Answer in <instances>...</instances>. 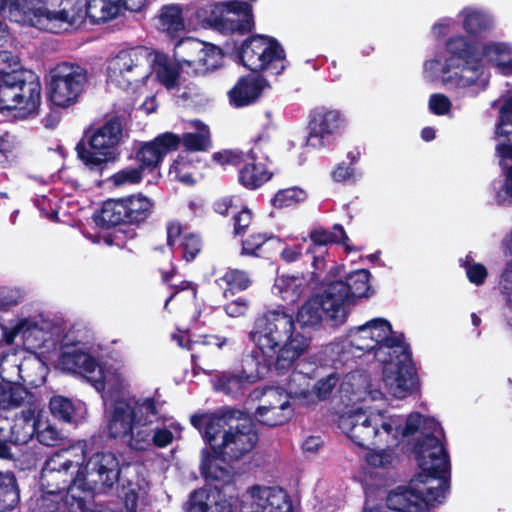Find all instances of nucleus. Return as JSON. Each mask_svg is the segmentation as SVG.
<instances>
[{
	"label": "nucleus",
	"instance_id": "f257e3e1",
	"mask_svg": "<svg viewBox=\"0 0 512 512\" xmlns=\"http://www.w3.org/2000/svg\"><path fill=\"white\" fill-rule=\"evenodd\" d=\"M255 351L243 365L242 375H222L215 389L238 394L247 384L264 378L272 367L284 372L307 353L311 339L296 327L294 316L285 308H274L257 318L249 333Z\"/></svg>",
	"mask_w": 512,
	"mask_h": 512
},
{
	"label": "nucleus",
	"instance_id": "f03ea898",
	"mask_svg": "<svg viewBox=\"0 0 512 512\" xmlns=\"http://www.w3.org/2000/svg\"><path fill=\"white\" fill-rule=\"evenodd\" d=\"M341 394L346 410L340 416L339 427L359 446H396L400 437L413 434L422 423L418 413L404 418L371 405L385 402L387 398L362 371L345 376Z\"/></svg>",
	"mask_w": 512,
	"mask_h": 512
},
{
	"label": "nucleus",
	"instance_id": "7ed1b4c3",
	"mask_svg": "<svg viewBox=\"0 0 512 512\" xmlns=\"http://www.w3.org/2000/svg\"><path fill=\"white\" fill-rule=\"evenodd\" d=\"M506 44L488 42L471 47L463 37L451 39L447 44L451 56L427 61L424 72L428 78L449 88L484 90L489 83L486 66L497 67Z\"/></svg>",
	"mask_w": 512,
	"mask_h": 512
},
{
	"label": "nucleus",
	"instance_id": "20e7f679",
	"mask_svg": "<svg viewBox=\"0 0 512 512\" xmlns=\"http://www.w3.org/2000/svg\"><path fill=\"white\" fill-rule=\"evenodd\" d=\"M86 446L85 441L78 442L67 449L55 452L46 460L40 477L44 494L37 500L38 508H43L44 512H47L50 506L61 504L60 495L66 491L63 503H71V512L83 510L84 496L74 482L80 462L85 456Z\"/></svg>",
	"mask_w": 512,
	"mask_h": 512
},
{
	"label": "nucleus",
	"instance_id": "39448f33",
	"mask_svg": "<svg viewBox=\"0 0 512 512\" xmlns=\"http://www.w3.org/2000/svg\"><path fill=\"white\" fill-rule=\"evenodd\" d=\"M190 420L195 428L203 431L211 449L229 460L249 454L257 443L251 420L240 412L193 415Z\"/></svg>",
	"mask_w": 512,
	"mask_h": 512
},
{
	"label": "nucleus",
	"instance_id": "423d86ee",
	"mask_svg": "<svg viewBox=\"0 0 512 512\" xmlns=\"http://www.w3.org/2000/svg\"><path fill=\"white\" fill-rule=\"evenodd\" d=\"M58 367L64 371L81 374L101 393L103 400H112L130 386L127 370L122 363L100 366L89 354L81 350L62 353Z\"/></svg>",
	"mask_w": 512,
	"mask_h": 512
},
{
	"label": "nucleus",
	"instance_id": "0eeeda50",
	"mask_svg": "<svg viewBox=\"0 0 512 512\" xmlns=\"http://www.w3.org/2000/svg\"><path fill=\"white\" fill-rule=\"evenodd\" d=\"M159 409L151 397L141 399L117 398L107 410L106 429L110 437L122 439L130 447L137 430L157 422Z\"/></svg>",
	"mask_w": 512,
	"mask_h": 512
},
{
	"label": "nucleus",
	"instance_id": "6e6552de",
	"mask_svg": "<svg viewBox=\"0 0 512 512\" xmlns=\"http://www.w3.org/2000/svg\"><path fill=\"white\" fill-rule=\"evenodd\" d=\"M41 91L38 77L31 72L8 75L0 82V111L13 112L18 118L36 115L41 105Z\"/></svg>",
	"mask_w": 512,
	"mask_h": 512
},
{
	"label": "nucleus",
	"instance_id": "1a4fd4ad",
	"mask_svg": "<svg viewBox=\"0 0 512 512\" xmlns=\"http://www.w3.org/2000/svg\"><path fill=\"white\" fill-rule=\"evenodd\" d=\"M347 340L352 348L364 352H373L380 363L395 353L397 346H406L403 335L392 330L384 318H375L358 327L351 328Z\"/></svg>",
	"mask_w": 512,
	"mask_h": 512
},
{
	"label": "nucleus",
	"instance_id": "9d476101",
	"mask_svg": "<svg viewBox=\"0 0 512 512\" xmlns=\"http://www.w3.org/2000/svg\"><path fill=\"white\" fill-rule=\"evenodd\" d=\"M422 476L414 479L410 487H399L387 496V506L397 512H430L431 507L441 503L447 486L444 478H431L428 482Z\"/></svg>",
	"mask_w": 512,
	"mask_h": 512
},
{
	"label": "nucleus",
	"instance_id": "9b49d317",
	"mask_svg": "<svg viewBox=\"0 0 512 512\" xmlns=\"http://www.w3.org/2000/svg\"><path fill=\"white\" fill-rule=\"evenodd\" d=\"M151 74V52L143 47L119 51L107 65V82L122 90L136 89Z\"/></svg>",
	"mask_w": 512,
	"mask_h": 512
},
{
	"label": "nucleus",
	"instance_id": "f8f14e48",
	"mask_svg": "<svg viewBox=\"0 0 512 512\" xmlns=\"http://www.w3.org/2000/svg\"><path fill=\"white\" fill-rule=\"evenodd\" d=\"M88 83L87 70L75 63L62 62L52 68L46 77L48 102L56 108L75 105Z\"/></svg>",
	"mask_w": 512,
	"mask_h": 512
},
{
	"label": "nucleus",
	"instance_id": "ddd939ff",
	"mask_svg": "<svg viewBox=\"0 0 512 512\" xmlns=\"http://www.w3.org/2000/svg\"><path fill=\"white\" fill-rule=\"evenodd\" d=\"M120 473V463L114 453L96 452L86 462L84 459L80 462L74 483L84 497L105 493L119 481Z\"/></svg>",
	"mask_w": 512,
	"mask_h": 512
},
{
	"label": "nucleus",
	"instance_id": "4468645a",
	"mask_svg": "<svg viewBox=\"0 0 512 512\" xmlns=\"http://www.w3.org/2000/svg\"><path fill=\"white\" fill-rule=\"evenodd\" d=\"M122 136L121 123L117 119L107 121L93 132L88 145L77 146L79 159L89 170L101 173L108 163L118 158L116 147Z\"/></svg>",
	"mask_w": 512,
	"mask_h": 512
},
{
	"label": "nucleus",
	"instance_id": "2eb2a0df",
	"mask_svg": "<svg viewBox=\"0 0 512 512\" xmlns=\"http://www.w3.org/2000/svg\"><path fill=\"white\" fill-rule=\"evenodd\" d=\"M88 16V0H46L38 26L52 33L80 29Z\"/></svg>",
	"mask_w": 512,
	"mask_h": 512
},
{
	"label": "nucleus",
	"instance_id": "dca6fc26",
	"mask_svg": "<svg viewBox=\"0 0 512 512\" xmlns=\"http://www.w3.org/2000/svg\"><path fill=\"white\" fill-rule=\"evenodd\" d=\"M239 56L241 63L251 71L271 70L278 74L285 68L284 50L272 37L254 35L246 39Z\"/></svg>",
	"mask_w": 512,
	"mask_h": 512
},
{
	"label": "nucleus",
	"instance_id": "f3484780",
	"mask_svg": "<svg viewBox=\"0 0 512 512\" xmlns=\"http://www.w3.org/2000/svg\"><path fill=\"white\" fill-rule=\"evenodd\" d=\"M381 364L383 383L394 398H406L418 389V378L407 345H396L395 353Z\"/></svg>",
	"mask_w": 512,
	"mask_h": 512
},
{
	"label": "nucleus",
	"instance_id": "a211bd4d",
	"mask_svg": "<svg viewBox=\"0 0 512 512\" xmlns=\"http://www.w3.org/2000/svg\"><path fill=\"white\" fill-rule=\"evenodd\" d=\"M174 56L183 70L194 75L214 70L222 61V52L218 47L194 38L178 41Z\"/></svg>",
	"mask_w": 512,
	"mask_h": 512
},
{
	"label": "nucleus",
	"instance_id": "6ab92c4d",
	"mask_svg": "<svg viewBox=\"0 0 512 512\" xmlns=\"http://www.w3.org/2000/svg\"><path fill=\"white\" fill-rule=\"evenodd\" d=\"M328 286L323 293L316 294L306 300L298 309L296 321L302 328H315L319 326L324 317L329 319L333 325L344 323L346 319V309L329 295Z\"/></svg>",
	"mask_w": 512,
	"mask_h": 512
},
{
	"label": "nucleus",
	"instance_id": "aec40b11",
	"mask_svg": "<svg viewBox=\"0 0 512 512\" xmlns=\"http://www.w3.org/2000/svg\"><path fill=\"white\" fill-rule=\"evenodd\" d=\"M431 426L433 435H428L419 441L416 449L419 466L425 473L420 476L424 478L425 483L431 478H444L448 487L446 474L449 470V461L440 440L442 431L439 424L434 421H431Z\"/></svg>",
	"mask_w": 512,
	"mask_h": 512
},
{
	"label": "nucleus",
	"instance_id": "412c9836",
	"mask_svg": "<svg viewBox=\"0 0 512 512\" xmlns=\"http://www.w3.org/2000/svg\"><path fill=\"white\" fill-rule=\"evenodd\" d=\"M289 391L278 387H268L262 391H254L253 395L259 403L254 412L257 421L268 426L282 425L293 415Z\"/></svg>",
	"mask_w": 512,
	"mask_h": 512
},
{
	"label": "nucleus",
	"instance_id": "4be33fe9",
	"mask_svg": "<svg viewBox=\"0 0 512 512\" xmlns=\"http://www.w3.org/2000/svg\"><path fill=\"white\" fill-rule=\"evenodd\" d=\"M345 124L340 110L321 106L314 109L308 121L306 144L320 149L330 145Z\"/></svg>",
	"mask_w": 512,
	"mask_h": 512
},
{
	"label": "nucleus",
	"instance_id": "5701e85b",
	"mask_svg": "<svg viewBox=\"0 0 512 512\" xmlns=\"http://www.w3.org/2000/svg\"><path fill=\"white\" fill-rule=\"evenodd\" d=\"M213 25L222 33H246L253 29L252 6L242 1L222 2L213 10Z\"/></svg>",
	"mask_w": 512,
	"mask_h": 512
},
{
	"label": "nucleus",
	"instance_id": "b1692460",
	"mask_svg": "<svg viewBox=\"0 0 512 512\" xmlns=\"http://www.w3.org/2000/svg\"><path fill=\"white\" fill-rule=\"evenodd\" d=\"M244 497L245 512H293L291 501L279 487L255 485Z\"/></svg>",
	"mask_w": 512,
	"mask_h": 512
},
{
	"label": "nucleus",
	"instance_id": "393cba45",
	"mask_svg": "<svg viewBox=\"0 0 512 512\" xmlns=\"http://www.w3.org/2000/svg\"><path fill=\"white\" fill-rule=\"evenodd\" d=\"M180 137L171 132H165L154 140L144 143L136 153L140 167L143 171H154L164 157L178 148Z\"/></svg>",
	"mask_w": 512,
	"mask_h": 512
},
{
	"label": "nucleus",
	"instance_id": "a878e982",
	"mask_svg": "<svg viewBox=\"0 0 512 512\" xmlns=\"http://www.w3.org/2000/svg\"><path fill=\"white\" fill-rule=\"evenodd\" d=\"M370 273L366 269L356 270L349 274L347 282L332 281L327 286L329 295L340 300V306L345 308L347 303L355 298L367 297L370 291L369 285Z\"/></svg>",
	"mask_w": 512,
	"mask_h": 512
},
{
	"label": "nucleus",
	"instance_id": "bb28decb",
	"mask_svg": "<svg viewBox=\"0 0 512 512\" xmlns=\"http://www.w3.org/2000/svg\"><path fill=\"white\" fill-rule=\"evenodd\" d=\"M309 381L310 379L301 372H293L290 379V392L307 405L325 399L338 383V377L332 373L320 379L312 390L308 389Z\"/></svg>",
	"mask_w": 512,
	"mask_h": 512
},
{
	"label": "nucleus",
	"instance_id": "cd10ccee",
	"mask_svg": "<svg viewBox=\"0 0 512 512\" xmlns=\"http://www.w3.org/2000/svg\"><path fill=\"white\" fill-rule=\"evenodd\" d=\"M46 0H0V10L11 21L38 29Z\"/></svg>",
	"mask_w": 512,
	"mask_h": 512
},
{
	"label": "nucleus",
	"instance_id": "c85d7f7f",
	"mask_svg": "<svg viewBox=\"0 0 512 512\" xmlns=\"http://www.w3.org/2000/svg\"><path fill=\"white\" fill-rule=\"evenodd\" d=\"M42 408L40 404L27 401V405L15 414L10 428V441L15 444L27 443L35 434Z\"/></svg>",
	"mask_w": 512,
	"mask_h": 512
},
{
	"label": "nucleus",
	"instance_id": "c756f323",
	"mask_svg": "<svg viewBox=\"0 0 512 512\" xmlns=\"http://www.w3.org/2000/svg\"><path fill=\"white\" fill-rule=\"evenodd\" d=\"M187 512H235V510L218 488L204 487L191 494Z\"/></svg>",
	"mask_w": 512,
	"mask_h": 512
},
{
	"label": "nucleus",
	"instance_id": "7c9ffc66",
	"mask_svg": "<svg viewBox=\"0 0 512 512\" xmlns=\"http://www.w3.org/2000/svg\"><path fill=\"white\" fill-rule=\"evenodd\" d=\"M308 290V281L301 274L276 276L271 293L288 304H295Z\"/></svg>",
	"mask_w": 512,
	"mask_h": 512
},
{
	"label": "nucleus",
	"instance_id": "2f4dec72",
	"mask_svg": "<svg viewBox=\"0 0 512 512\" xmlns=\"http://www.w3.org/2000/svg\"><path fill=\"white\" fill-rule=\"evenodd\" d=\"M146 1L134 9L129 5L130 0H88V16L95 23L107 22L119 17L125 10L141 11Z\"/></svg>",
	"mask_w": 512,
	"mask_h": 512
},
{
	"label": "nucleus",
	"instance_id": "473e14b6",
	"mask_svg": "<svg viewBox=\"0 0 512 512\" xmlns=\"http://www.w3.org/2000/svg\"><path fill=\"white\" fill-rule=\"evenodd\" d=\"M272 172L267 168L264 158L254 151L247 154L244 165L239 171V181L249 189H256L270 180Z\"/></svg>",
	"mask_w": 512,
	"mask_h": 512
},
{
	"label": "nucleus",
	"instance_id": "72a5a7b5",
	"mask_svg": "<svg viewBox=\"0 0 512 512\" xmlns=\"http://www.w3.org/2000/svg\"><path fill=\"white\" fill-rule=\"evenodd\" d=\"M268 83L259 76L241 78L230 90V102L236 107L249 105L255 101Z\"/></svg>",
	"mask_w": 512,
	"mask_h": 512
},
{
	"label": "nucleus",
	"instance_id": "f704fd0d",
	"mask_svg": "<svg viewBox=\"0 0 512 512\" xmlns=\"http://www.w3.org/2000/svg\"><path fill=\"white\" fill-rule=\"evenodd\" d=\"M18 336H21L27 349H37L46 340L47 333L35 321L22 319L10 331H4V337L8 344H11Z\"/></svg>",
	"mask_w": 512,
	"mask_h": 512
},
{
	"label": "nucleus",
	"instance_id": "c9c22d12",
	"mask_svg": "<svg viewBox=\"0 0 512 512\" xmlns=\"http://www.w3.org/2000/svg\"><path fill=\"white\" fill-rule=\"evenodd\" d=\"M174 437L173 432L167 428L144 426L143 429L135 432L130 442V448L137 451H145L152 446L163 448L171 444Z\"/></svg>",
	"mask_w": 512,
	"mask_h": 512
},
{
	"label": "nucleus",
	"instance_id": "e433bc0d",
	"mask_svg": "<svg viewBox=\"0 0 512 512\" xmlns=\"http://www.w3.org/2000/svg\"><path fill=\"white\" fill-rule=\"evenodd\" d=\"M176 61L178 59L176 58ZM179 62H172L167 56L159 53H151V71L155 78L167 90H172L180 86Z\"/></svg>",
	"mask_w": 512,
	"mask_h": 512
},
{
	"label": "nucleus",
	"instance_id": "4c0bfd02",
	"mask_svg": "<svg viewBox=\"0 0 512 512\" xmlns=\"http://www.w3.org/2000/svg\"><path fill=\"white\" fill-rule=\"evenodd\" d=\"M228 458L212 452L202 451L201 472L207 479L229 482L232 472L227 464Z\"/></svg>",
	"mask_w": 512,
	"mask_h": 512
},
{
	"label": "nucleus",
	"instance_id": "58836bf2",
	"mask_svg": "<svg viewBox=\"0 0 512 512\" xmlns=\"http://www.w3.org/2000/svg\"><path fill=\"white\" fill-rule=\"evenodd\" d=\"M159 29L175 36L186 28L182 7L177 4L164 5L158 13Z\"/></svg>",
	"mask_w": 512,
	"mask_h": 512
},
{
	"label": "nucleus",
	"instance_id": "ea45409f",
	"mask_svg": "<svg viewBox=\"0 0 512 512\" xmlns=\"http://www.w3.org/2000/svg\"><path fill=\"white\" fill-rule=\"evenodd\" d=\"M127 223H139L146 220L152 212L153 202L142 194L124 197Z\"/></svg>",
	"mask_w": 512,
	"mask_h": 512
},
{
	"label": "nucleus",
	"instance_id": "a19ab883",
	"mask_svg": "<svg viewBox=\"0 0 512 512\" xmlns=\"http://www.w3.org/2000/svg\"><path fill=\"white\" fill-rule=\"evenodd\" d=\"M497 152L500 156V163L505 170V183L497 193V201L501 204L512 202V144H499Z\"/></svg>",
	"mask_w": 512,
	"mask_h": 512
},
{
	"label": "nucleus",
	"instance_id": "79ce46f5",
	"mask_svg": "<svg viewBox=\"0 0 512 512\" xmlns=\"http://www.w3.org/2000/svg\"><path fill=\"white\" fill-rule=\"evenodd\" d=\"M96 221L104 226L127 223L123 198L106 200L96 216Z\"/></svg>",
	"mask_w": 512,
	"mask_h": 512
},
{
	"label": "nucleus",
	"instance_id": "37998d69",
	"mask_svg": "<svg viewBox=\"0 0 512 512\" xmlns=\"http://www.w3.org/2000/svg\"><path fill=\"white\" fill-rule=\"evenodd\" d=\"M311 241L316 245L341 244L347 252L354 249L349 244V238L341 225H334L332 230L317 228L310 233Z\"/></svg>",
	"mask_w": 512,
	"mask_h": 512
},
{
	"label": "nucleus",
	"instance_id": "c03bdc74",
	"mask_svg": "<svg viewBox=\"0 0 512 512\" xmlns=\"http://www.w3.org/2000/svg\"><path fill=\"white\" fill-rule=\"evenodd\" d=\"M192 127L196 133H185L180 138L187 151H204L210 147V132L205 124L200 121H192Z\"/></svg>",
	"mask_w": 512,
	"mask_h": 512
},
{
	"label": "nucleus",
	"instance_id": "a18cd8bd",
	"mask_svg": "<svg viewBox=\"0 0 512 512\" xmlns=\"http://www.w3.org/2000/svg\"><path fill=\"white\" fill-rule=\"evenodd\" d=\"M28 398L29 395L24 389L0 379V409L19 407Z\"/></svg>",
	"mask_w": 512,
	"mask_h": 512
},
{
	"label": "nucleus",
	"instance_id": "49530a36",
	"mask_svg": "<svg viewBox=\"0 0 512 512\" xmlns=\"http://www.w3.org/2000/svg\"><path fill=\"white\" fill-rule=\"evenodd\" d=\"M15 478L11 473L0 471V512L14 508L18 502Z\"/></svg>",
	"mask_w": 512,
	"mask_h": 512
},
{
	"label": "nucleus",
	"instance_id": "de8ad7c7",
	"mask_svg": "<svg viewBox=\"0 0 512 512\" xmlns=\"http://www.w3.org/2000/svg\"><path fill=\"white\" fill-rule=\"evenodd\" d=\"M194 159L189 154H181L173 162L169 175L184 184H193L195 182L194 176Z\"/></svg>",
	"mask_w": 512,
	"mask_h": 512
},
{
	"label": "nucleus",
	"instance_id": "09e8293b",
	"mask_svg": "<svg viewBox=\"0 0 512 512\" xmlns=\"http://www.w3.org/2000/svg\"><path fill=\"white\" fill-rule=\"evenodd\" d=\"M281 241L276 237L266 238L262 234H253L243 242L242 253L247 255H264L268 249L280 247Z\"/></svg>",
	"mask_w": 512,
	"mask_h": 512
},
{
	"label": "nucleus",
	"instance_id": "8fccbe9b",
	"mask_svg": "<svg viewBox=\"0 0 512 512\" xmlns=\"http://www.w3.org/2000/svg\"><path fill=\"white\" fill-rule=\"evenodd\" d=\"M307 198V193L298 187L286 188L278 191L272 199V204L276 208H286L303 202Z\"/></svg>",
	"mask_w": 512,
	"mask_h": 512
},
{
	"label": "nucleus",
	"instance_id": "3c124183",
	"mask_svg": "<svg viewBox=\"0 0 512 512\" xmlns=\"http://www.w3.org/2000/svg\"><path fill=\"white\" fill-rule=\"evenodd\" d=\"M50 410L55 417L65 422L74 421L76 415L75 406L62 396H55L50 400Z\"/></svg>",
	"mask_w": 512,
	"mask_h": 512
},
{
	"label": "nucleus",
	"instance_id": "603ef678",
	"mask_svg": "<svg viewBox=\"0 0 512 512\" xmlns=\"http://www.w3.org/2000/svg\"><path fill=\"white\" fill-rule=\"evenodd\" d=\"M230 291H243L252 284V279L247 272L239 269H230L221 277Z\"/></svg>",
	"mask_w": 512,
	"mask_h": 512
},
{
	"label": "nucleus",
	"instance_id": "864d4df0",
	"mask_svg": "<svg viewBox=\"0 0 512 512\" xmlns=\"http://www.w3.org/2000/svg\"><path fill=\"white\" fill-rule=\"evenodd\" d=\"M143 172L140 166L138 168L126 167L114 173L109 181L116 187L137 184L142 180Z\"/></svg>",
	"mask_w": 512,
	"mask_h": 512
},
{
	"label": "nucleus",
	"instance_id": "5fc2aeb1",
	"mask_svg": "<svg viewBox=\"0 0 512 512\" xmlns=\"http://www.w3.org/2000/svg\"><path fill=\"white\" fill-rule=\"evenodd\" d=\"M464 27L470 33H477L490 25V19L483 13L466 9L463 11Z\"/></svg>",
	"mask_w": 512,
	"mask_h": 512
},
{
	"label": "nucleus",
	"instance_id": "6e6d98bb",
	"mask_svg": "<svg viewBox=\"0 0 512 512\" xmlns=\"http://www.w3.org/2000/svg\"><path fill=\"white\" fill-rule=\"evenodd\" d=\"M512 134V95L508 97L500 108L499 122L496 128L497 137H506Z\"/></svg>",
	"mask_w": 512,
	"mask_h": 512
},
{
	"label": "nucleus",
	"instance_id": "4d7b16f0",
	"mask_svg": "<svg viewBox=\"0 0 512 512\" xmlns=\"http://www.w3.org/2000/svg\"><path fill=\"white\" fill-rule=\"evenodd\" d=\"M36 431L38 440L46 446H55L63 439L61 432L55 426L51 424L44 425L40 419Z\"/></svg>",
	"mask_w": 512,
	"mask_h": 512
},
{
	"label": "nucleus",
	"instance_id": "13d9d810",
	"mask_svg": "<svg viewBox=\"0 0 512 512\" xmlns=\"http://www.w3.org/2000/svg\"><path fill=\"white\" fill-rule=\"evenodd\" d=\"M18 66L19 62L16 56L8 51H0V82H2L8 75L27 72L17 70Z\"/></svg>",
	"mask_w": 512,
	"mask_h": 512
},
{
	"label": "nucleus",
	"instance_id": "bf43d9fd",
	"mask_svg": "<svg viewBox=\"0 0 512 512\" xmlns=\"http://www.w3.org/2000/svg\"><path fill=\"white\" fill-rule=\"evenodd\" d=\"M367 462L373 467L387 468L393 465L395 456L389 450L380 449L369 453Z\"/></svg>",
	"mask_w": 512,
	"mask_h": 512
},
{
	"label": "nucleus",
	"instance_id": "052dcab7",
	"mask_svg": "<svg viewBox=\"0 0 512 512\" xmlns=\"http://www.w3.org/2000/svg\"><path fill=\"white\" fill-rule=\"evenodd\" d=\"M196 298V289L190 282H182L179 290L172 294L165 302V309L171 301L182 302L189 301L194 303Z\"/></svg>",
	"mask_w": 512,
	"mask_h": 512
},
{
	"label": "nucleus",
	"instance_id": "680f3d73",
	"mask_svg": "<svg viewBox=\"0 0 512 512\" xmlns=\"http://www.w3.org/2000/svg\"><path fill=\"white\" fill-rule=\"evenodd\" d=\"M466 275L470 282L480 285L484 282L487 276L486 268L480 263L470 262L468 259L465 262Z\"/></svg>",
	"mask_w": 512,
	"mask_h": 512
},
{
	"label": "nucleus",
	"instance_id": "e2e57ef3",
	"mask_svg": "<svg viewBox=\"0 0 512 512\" xmlns=\"http://www.w3.org/2000/svg\"><path fill=\"white\" fill-rule=\"evenodd\" d=\"M186 260H192L199 253L201 248L200 239L194 234L185 235L181 243Z\"/></svg>",
	"mask_w": 512,
	"mask_h": 512
},
{
	"label": "nucleus",
	"instance_id": "0e129e2a",
	"mask_svg": "<svg viewBox=\"0 0 512 512\" xmlns=\"http://www.w3.org/2000/svg\"><path fill=\"white\" fill-rule=\"evenodd\" d=\"M333 179L342 183H353L357 180V173L353 167L346 164L338 165L332 173Z\"/></svg>",
	"mask_w": 512,
	"mask_h": 512
},
{
	"label": "nucleus",
	"instance_id": "69168bd1",
	"mask_svg": "<svg viewBox=\"0 0 512 512\" xmlns=\"http://www.w3.org/2000/svg\"><path fill=\"white\" fill-rule=\"evenodd\" d=\"M451 107L449 98L443 94H433L429 100L430 110L437 115L446 114Z\"/></svg>",
	"mask_w": 512,
	"mask_h": 512
},
{
	"label": "nucleus",
	"instance_id": "338daca9",
	"mask_svg": "<svg viewBox=\"0 0 512 512\" xmlns=\"http://www.w3.org/2000/svg\"><path fill=\"white\" fill-rule=\"evenodd\" d=\"M227 343V338L216 335L201 336L197 340H194L195 351H197L200 346L208 347L211 350L221 349Z\"/></svg>",
	"mask_w": 512,
	"mask_h": 512
},
{
	"label": "nucleus",
	"instance_id": "774afa93",
	"mask_svg": "<svg viewBox=\"0 0 512 512\" xmlns=\"http://www.w3.org/2000/svg\"><path fill=\"white\" fill-rule=\"evenodd\" d=\"M22 299V293L18 289L0 290V308H9L17 305Z\"/></svg>",
	"mask_w": 512,
	"mask_h": 512
}]
</instances>
